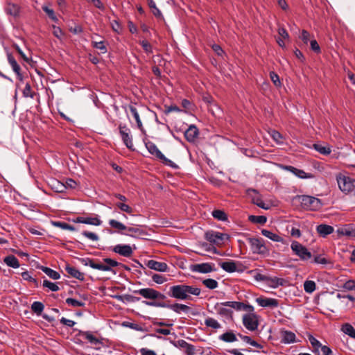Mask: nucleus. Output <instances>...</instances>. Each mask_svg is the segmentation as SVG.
Returning <instances> with one entry per match:
<instances>
[{"instance_id": "f257e3e1", "label": "nucleus", "mask_w": 355, "mask_h": 355, "mask_svg": "<svg viewBox=\"0 0 355 355\" xmlns=\"http://www.w3.org/2000/svg\"><path fill=\"white\" fill-rule=\"evenodd\" d=\"M200 293L201 290L199 288L186 284H179L171 286L168 295L171 297L184 300L190 299V295L198 296Z\"/></svg>"}, {"instance_id": "f03ea898", "label": "nucleus", "mask_w": 355, "mask_h": 355, "mask_svg": "<svg viewBox=\"0 0 355 355\" xmlns=\"http://www.w3.org/2000/svg\"><path fill=\"white\" fill-rule=\"evenodd\" d=\"M225 306L232 308L236 311H241V309H248L252 310V308L250 306H247L245 304L239 302H225L217 303L215 306V309L217 313L227 316L232 313V311L225 308Z\"/></svg>"}, {"instance_id": "7ed1b4c3", "label": "nucleus", "mask_w": 355, "mask_h": 355, "mask_svg": "<svg viewBox=\"0 0 355 355\" xmlns=\"http://www.w3.org/2000/svg\"><path fill=\"white\" fill-rule=\"evenodd\" d=\"M80 261L85 266H89L94 269H97L102 271H111L112 268L116 267L120 264L116 261L110 258L104 259L103 263H96L92 259L89 258L82 259Z\"/></svg>"}, {"instance_id": "20e7f679", "label": "nucleus", "mask_w": 355, "mask_h": 355, "mask_svg": "<svg viewBox=\"0 0 355 355\" xmlns=\"http://www.w3.org/2000/svg\"><path fill=\"white\" fill-rule=\"evenodd\" d=\"M246 306L251 307L252 310H241L248 312V313L243 315V324L247 329L250 331H254L258 328L259 326V317L256 313H254V309L252 306L250 304H246Z\"/></svg>"}, {"instance_id": "39448f33", "label": "nucleus", "mask_w": 355, "mask_h": 355, "mask_svg": "<svg viewBox=\"0 0 355 355\" xmlns=\"http://www.w3.org/2000/svg\"><path fill=\"white\" fill-rule=\"evenodd\" d=\"M337 182L343 192L355 194V179L340 174L337 176Z\"/></svg>"}, {"instance_id": "423d86ee", "label": "nucleus", "mask_w": 355, "mask_h": 355, "mask_svg": "<svg viewBox=\"0 0 355 355\" xmlns=\"http://www.w3.org/2000/svg\"><path fill=\"white\" fill-rule=\"evenodd\" d=\"M145 304L150 306L167 307L178 314L181 313L182 312L188 313L191 309L189 306L179 303L166 305L163 302L156 301H147L145 302Z\"/></svg>"}, {"instance_id": "0eeeda50", "label": "nucleus", "mask_w": 355, "mask_h": 355, "mask_svg": "<svg viewBox=\"0 0 355 355\" xmlns=\"http://www.w3.org/2000/svg\"><path fill=\"white\" fill-rule=\"evenodd\" d=\"M146 147L148 149V152L153 155L156 156L158 159H159L164 164L169 166L172 168H177L178 166L171 160L167 159L157 148V146L151 142L148 141L146 143Z\"/></svg>"}, {"instance_id": "6e6552de", "label": "nucleus", "mask_w": 355, "mask_h": 355, "mask_svg": "<svg viewBox=\"0 0 355 355\" xmlns=\"http://www.w3.org/2000/svg\"><path fill=\"white\" fill-rule=\"evenodd\" d=\"M292 251L302 261H306L311 258V253L308 249L297 241H293L291 245Z\"/></svg>"}, {"instance_id": "1a4fd4ad", "label": "nucleus", "mask_w": 355, "mask_h": 355, "mask_svg": "<svg viewBox=\"0 0 355 355\" xmlns=\"http://www.w3.org/2000/svg\"><path fill=\"white\" fill-rule=\"evenodd\" d=\"M300 198L301 205L304 209L316 210L321 207V202L318 198L309 196H302Z\"/></svg>"}, {"instance_id": "9d476101", "label": "nucleus", "mask_w": 355, "mask_h": 355, "mask_svg": "<svg viewBox=\"0 0 355 355\" xmlns=\"http://www.w3.org/2000/svg\"><path fill=\"white\" fill-rule=\"evenodd\" d=\"M205 238L210 243L217 245H220L223 244L225 239H229V236L226 234L211 230L205 232Z\"/></svg>"}, {"instance_id": "9b49d317", "label": "nucleus", "mask_w": 355, "mask_h": 355, "mask_svg": "<svg viewBox=\"0 0 355 355\" xmlns=\"http://www.w3.org/2000/svg\"><path fill=\"white\" fill-rule=\"evenodd\" d=\"M135 293L148 300H164L166 298V296L164 294L150 288H141L135 291Z\"/></svg>"}, {"instance_id": "f8f14e48", "label": "nucleus", "mask_w": 355, "mask_h": 355, "mask_svg": "<svg viewBox=\"0 0 355 355\" xmlns=\"http://www.w3.org/2000/svg\"><path fill=\"white\" fill-rule=\"evenodd\" d=\"M248 241L250 245L252 251L254 253L264 254L266 252V248L263 244V239L257 238H249L248 239Z\"/></svg>"}, {"instance_id": "ddd939ff", "label": "nucleus", "mask_w": 355, "mask_h": 355, "mask_svg": "<svg viewBox=\"0 0 355 355\" xmlns=\"http://www.w3.org/2000/svg\"><path fill=\"white\" fill-rule=\"evenodd\" d=\"M190 270L198 273H209L216 270L214 264L211 263L192 264L190 266Z\"/></svg>"}, {"instance_id": "4468645a", "label": "nucleus", "mask_w": 355, "mask_h": 355, "mask_svg": "<svg viewBox=\"0 0 355 355\" xmlns=\"http://www.w3.org/2000/svg\"><path fill=\"white\" fill-rule=\"evenodd\" d=\"M129 110L131 113V114L135 118L138 128L143 132L145 133V130L143 127V124L141 123L140 116L144 115V112H148L147 110L143 108L141 110H138L135 106L130 105L129 106Z\"/></svg>"}, {"instance_id": "2eb2a0df", "label": "nucleus", "mask_w": 355, "mask_h": 355, "mask_svg": "<svg viewBox=\"0 0 355 355\" xmlns=\"http://www.w3.org/2000/svg\"><path fill=\"white\" fill-rule=\"evenodd\" d=\"M120 130V135L122 137V139L125 144V145L129 149H131L133 146L132 138L130 137L129 133L130 130L125 125H120L119 126Z\"/></svg>"}, {"instance_id": "dca6fc26", "label": "nucleus", "mask_w": 355, "mask_h": 355, "mask_svg": "<svg viewBox=\"0 0 355 355\" xmlns=\"http://www.w3.org/2000/svg\"><path fill=\"white\" fill-rule=\"evenodd\" d=\"M285 169L301 179H311L314 178V175L312 173H307L303 170L298 169L292 166H285Z\"/></svg>"}, {"instance_id": "f3484780", "label": "nucleus", "mask_w": 355, "mask_h": 355, "mask_svg": "<svg viewBox=\"0 0 355 355\" xmlns=\"http://www.w3.org/2000/svg\"><path fill=\"white\" fill-rule=\"evenodd\" d=\"M146 266L150 269L159 272H166L168 269V266L166 263L157 261L153 259L148 261Z\"/></svg>"}, {"instance_id": "a211bd4d", "label": "nucleus", "mask_w": 355, "mask_h": 355, "mask_svg": "<svg viewBox=\"0 0 355 355\" xmlns=\"http://www.w3.org/2000/svg\"><path fill=\"white\" fill-rule=\"evenodd\" d=\"M113 251L125 257H129L132 254V250L128 245H116L114 246Z\"/></svg>"}, {"instance_id": "6ab92c4d", "label": "nucleus", "mask_w": 355, "mask_h": 355, "mask_svg": "<svg viewBox=\"0 0 355 355\" xmlns=\"http://www.w3.org/2000/svg\"><path fill=\"white\" fill-rule=\"evenodd\" d=\"M258 304L263 307H276L278 306V302L275 299L258 297L256 299Z\"/></svg>"}, {"instance_id": "aec40b11", "label": "nucleus", "mask_w": 355, "mask_h": 355, "mask_svg": "<svg viewBox=\"0 0 355 355\" xmlns=\"http://www.w3.org/2000/svg\"><path fill=\"white\" fill-rule=\"evenodd\" d=\"M8 60L9 64L12 67V70L17 74V76L18 79L20 81H22L23 80V76H22V74L20 72L21 67L17 64V61L15 60V59L14 58V57L11 54H8Z\"/></svg>"}, {"instance_id": "412c9836", "label": "nucleus", "mask_w": 355, "mask_h": 355, "mask_svg": "<svg viewBox=\"0 0 355 355\" xmlns=\"http://www.w3.org/2000/svg\"><path fill=\"white\" fill-rule=\"evenodd\" d=\"M282 343L288 344L293 343L295 342V334L290 331L287 330H281L280 331Z\"/></svg>"}, {"instance_id": "4be33fe9", "label": "nucleus", "mask_w": 355, "mask_h": 355, "mask_svg": "<svg viewBox=\"0 0 355 355\" xmlns=\"http://www.w3.org/2000/svg\"><path fill=\"white\" fill-rule=\"evenodd\" d=\"M278 35H279V37L276 39V41H277V44L281 47H284L285 46L284 40L289 39V35H288L287 31L283 27H279L278 28Z\"/></svg>"}, {"instance_id": "5701e85b", "label": "nucleus", "mask_w": 355, "mask_h": 355, "mask_svg": "<svg viewBox=\"0 0 355 355\" xmlns=\"http://www.w3.org/2000/svg\"><path fill=\"white\" fill-rule=\"evenodd\" d=\"M340 235H345L349 237H355V228L352 225H347L337 230Z\"/></svg>"}, {"instance_id": "b1692460", "label": "nucleus", "mask_w": 355, "mask_h": 355, "mask_svg": "<svg viewBox=\"0 0 355 355\" xmlns=\"http://www.w3.org/2000/svg\"><path fill=\"white\" fill-rule=\"evenodd\" d=\"M66 271L69 275H70L71 277L76 278L79 280L83 281L85 279L84 273L79 271L76 268L71 266L69 265L66 266L65 268Z\"/></svg>"}, {"instance_id": "393cba45", "label": "nucleus", "mask_w": 355, "mask_h": 355, "mask_svg": "<svg viewBox=\"0 0 355 355\" xmlns=\"http://www.w3.org/2000/svg\"><path fill=\"white\" fill-rule=\"evenodd\" d=\"M76 222L96 226L100 225L101 224V220L96 217H78L76 219Z\"/></svg>"}, {"instance_id": "a878e982", "label": "nucleus", "mask_w": 355, "mask_h": 355, "mask_svg": "<svg viewBox=\"0 0 355 355\" xmlns=\"http://www.w3.org/2000/svg\"><path fill=\"white\" fill-rule=\"evenodd\" d=\"M285 281L283 279L276 277H266V283L272 288H277L279 286L284 285Z\"/></svg>"}, {"instance_id": "bb28decb", "label": "nucleus", "mask_w": 355, "mask_h": 355, "mask_svg": "<svg viewBox=\"0 0 355 355\" xmlns=\"http://www.w3.org/2000/svg\"><path fill=\"white\" fill-rule=\"evenodd\" d=\"M198 135V130L195 125H190L184 133L188 141H193Z\"/></svg>"}, {"instance_id": "cd10ccee", "label": "nucleus", "mask_w": 355, "mask_h": 355, "mask_svg": "<svg viewBox=\"0 0 355 355\" xmlns=\"http://www.w3.org/2000/svg\"><path fill=\"white\" fill-rule=\"evenodd\" d=\"M313 148L322 155H327L331 152V148L328 144H314Z\"/></svg>"}, {"instance_id": "c85d7f7f", "label": "nucleus", "mask_w": 355, "mask_h": 355, "mask_svg": "<svg viewBox=\"0 0 355 355\" xmlns=\"http://www.w3.org/2000/svg\"><path fill=\"white\" fill-rule=\"evenodd\" d=\"M316 230L317 232L320 234V235H321L323 237L334 232V227L331 225H328L326 224H321L318 225Z\"/></svg>"}, {"instance_id": "c756f323", "label": "nucleus", "mask_w": 355, "mask_h": 355, "mask_svg": "<svg viewBox=\"0 0 355 355\" xmlns=\"http://www.w3.org/2000/svg\"><path fill=\"white\" fill-rule=\"evenodd\" d=\"M6 12L8 15L17 17L19 15V7L17 4L9 3L6 6Z\"/></svg>"}, {"instance_id": "7c9ffc66", "label": "nucleus", "mask_w": 355, "mask_h": 355, "mask_svg": "<svg viewBox=\"0 0 355 355\" xmlns=\"http://www.w3.org/2000/svg\"><path fill=\"white\" fill-rule=\"evenodd\" d=\"M220 267L228 272H234L237 270L236 264L233 261H225L220 263Z\"/></svg>"}, {"instance_id": "2f4dec72", "label": "nucleus", "mask_w": 355, "mask_h": 355, "mask_svg": "<svg viewBox=\"0 0 355 355\" xmlns=\"http://www.w3.org/2000/svg\"><path fill=\"white\" fill-rule=\"evenodd\" d=\"M4 263L13 268H17L19 267V263L18 259L13 255H9L4 258Z\"/></svg>"}, {"instance_id": "473e14b6", "label": "nucleus", "mask_w": 355, "mask_h": 355, "mask_svg": "<svg viewBox=\"0 0 355 355\" xmlns=\"http://www.w3.org/2000/svg\"><path fill=\"white\" fill-rule=\"evenodd\" d=\"M261 234L270 239V240L273 241H276V242H283V239L279 236V235H277V234L275 233H273L269 230H262L261 231Z\"/></svg>"}, {"instance_id": "72a5a7b5", "label": "nucleus", "mask_w": 355, "mask_h": 355, "mask_svg": "<svg viewBox=\"0 0 355 355\" xmlns=\"http://www.w3.org/2000/svg\"><path fill=\"white\" fill-rule=\"evenodd\" d=\"M219 338L226 343H232L237 340L236 335L232 331H227L220 335Z\"/></svg>"}, {"instance_id": "f704fd0d", "label": "nucleus", "mask_w": 355, "mask_h": 355, "mask_svg": "<svg viewBox=\"0 0 355 355\" xmlns=\"http://www.w3.org/2000/svg\"><path fill=\"white\" fill-rule=\"evenodd\" d=\"M212 216L221 221H226L227 220V216L225 212L220 209L214 210L211 213Z\"/></svg>"}, {"instance_id": "c9c22d12", "label": "nucleus", "mask_w": 355, "mask_h": 355, "mask_svg": "<svg viewBox=\"0 0 355 355\" xmlns=\"http://www.w3.org/2000/svg\"><path fill=\"white\" fill-rule=\"evenodd\" d=\"M341 329L345 334L355 338V329L350 324L346 323L343 324Z\"/></svg>"}, {"instance_id": "e433bc0d", "label": "nucleus", "mask_w": 355, "mask_h": 355, "mask_svg": "<svg viewBox=\"0 0 355 355\" xmlns=\"http://www.w3.org/2000/svg\"><path fill=\"white\" fill-rule=\"evenodd\" d=\"M42 270L53 279H58L60 277V274L58 272L52 270L50 268L42 267Z\"/></svg>"}, {"instance_id": "4c0bfd02", "label": "nucleus", "mask_w": 355, "mask_h": 355, "mask_svg": "<svg viewBox=\"0 0 355 355\" xmlns=\"http://www.w3.org/2000/svg\"><path fill=\"white\" fill-rule=\"evenodd\" d=\"M316 288L315 282L311 280H306L304 283V289L308 293H313Z\"/></svg>"}, {"instance_id": "58836bf2", "label": "nucleus", "mask_w": 355, "mask_h": 355, "mask_svg": "<svg viewBox=\"0 0 355 355\" xmlns=\"http://www.w3.org/2000/svg\"><path fill=\"white\" fill-rule=\"evenodd\" d=\"M308 338H309V340L311 345H312V347L313 348V352L315 353L318 352L319 348H320L322 347V344L320 343V342L319 340H318L312 335H309L308 336Z\"/></svg>"}, {"instance_id": "ea45409f", "label": "nucleus", "mask_w": 355, "mask_h": 355, "mask_svg": "<svg viewBox=\"0 0 355 355\" xmlns=\"http://www.w3.org/2000/svg\"><path fill=\"white\" fill-rule=\"evenodd\" d=\"M83 336L93 345H97L101 343V341L97 338L94 336L90 332H84L83 334Z\"/></svg>"}, {"instance_id": "a19ab883", "label": "nucleus", "mask_w": 355, "mask_h": 355, "mask_svg": "<svg viewBox=\"0 0 355 355\" xmlns=\"http://www.w3.org/2000/svg\"><path fill=\"white\" fill-rule=\"evenodd\" d=\"M249 220L254 223L264 224L266 223L267 218L264 216H249Z\"/></svg>"}, {"instance_id": "79ce46f5", "label": "nucleus", "mask_w": 355, "mask_h": 355, "mask_svg": "<svg viewBox=\"0 0 355 355\" xmlns=\"http://www.w3.org/2000/svg\"><path fill=\"white\" fill-rule=\"evenodd\" d=\"M52 224L53 225V226L60 227L63 230H70V231L75 230V228L73 226L70 225L68 223H64V222L55 221V222H52Z\"/></svg>"}, {"instance_id": "37998d69", "label": "nucleus", "mask_w": 355, "mask_h": 355, "mask_svg": "<svg viewBox=\"0 0 355 355\" xmlns=\"http://www.w3.org/2000/svg\"><path fill=\"white\" fill-rule=\"evenodd\" d=\"M32 311L37 315H40L44 309V305L42 302H34L31 305Z\"/></svg>"}, {"instance_id": "c03bdc74", "label": "nucleus", "mask_w": 355, "mask_h": 355, "mask_svg": "<svg viewBox=\"0 0 355 355\" xmlns=\"http://www.w3.org/2000/svg\"><path fill=\"white\" fill-rule=\"evenodd\" d=\"M205 324L206 326L213 329H219L220 327V324L218 322L212 318H207L205 321Z\"/></svg>"}, {"instance_id": "a18cd8bd", "label": "nucleus", "mask_w": 355, "mask_h": 355, "mask_svg": "<svg viewBox=\"0 0 355 355\" xmlns=\"http://www.w3.org/2000/svg\"><path fill=\"white\" fill-rule=\"evenodd\" d=\"M202 284L209 289H214L218 287V284L217 281L213 279H206L202 281Z\"/></svg>"}, {"instance_id": "49530a36", "label": "nucleus", "mask_w": 355, "mask_h": 355, "mask_svg": "<svg viewBox=\"0 0 355 355\" xmlns=\"http://www.w3.org/2000/svg\"><path fill=\"white\" fill-rule=\"evenodd\" d=\"M109 224L112 227L119 230H125L127 229V227L125 225L114 219L110 220Z\"/></svg>"}, {"instance_id": "de8ad7c7", "label": "nucleus", "mask_w": 355, "mask_h": 355, "mask_svg": "<svg viewBox=\"0 0 355 355\" xmlns=\"http://www.w3.org/2000/svg\"><path fill=\"white\" fill-rule=\"evenodd\" d=\"M53 28V34L55 37H56L60 40H62L65 36L63 31L61 30V28L58 26H56L55 25L52 26Z\"/></svg>"}, {"instance_id": "09e8293b", "label": "nucleus", "mask_w": 355, "mask_h": 355, "mask_svg": "<svg viewBox=\"0 0 355 355\" xmlns=\"http://www.w3.org/2000/svg\"><path fill=\"white\" fill-rule=\"evenodd\" d=\"M42 10L47 14L50 19H51L55 22H58V19L55 15L53 10L49 8L47 6H43Z\"/></svg>"}, {"instance_id": "8fccbe9b", "label": "nucleus", "mask_w": 355, "mask_h": 355, "mask_svg": "<svg viewBox=\"0 0 355 355\" xmlns=\"http://www.w3.org/2000/svg\"><path fill=\"white\" fill-rule=\"evenodd\" d=\"M51 187L56 192H62L66 188L65 184L57 180L52 181Z\"/></svg>"}, {"instance_id": "3c124183", "label": "nucleus", "mask_w": 355, "mask_h": 355, "mask_svg": "<svg viewBox=\"0 0 355 355\" xmlns=\"http://www.w3.org/2000/svg\"><path fill=\"white\" fill-rule=\"evenodd\" d=\"M22 92H23V96L26 98L29 97V98H33L34 97V93L32 91L30 84H28V83H26Z\"/></svg>"}, {"instance_id": "603ef678", "label": "nucleus", "mask_w": 355, "mask_h": 355, "mask_svg": "<svg viewBox=\"0 0 355 355\" xmlns=\"http://www.w3.org/2000/svg\"><path fill=\"white\" fill-rule=\"evenodd\" d=\"M116 207H119L122 211L126 212L128 214H132L133 209L128 205L125 204L123 202H117L116 204Z\"/></svg>"}, {"instance_id": "864d4df0", "label": "nucleus", "mask_w": 355, "mask_h": 355, "mask_svg": "<svg viewBox=\"0 0 355 355\" xmlns=\"http://www.w3.org/2000/svg\"><path fill=\"white\" fill-rule=\"evenodd\" d=\"M66 302L69 305L73 306V307H80V306H83L85 305L84 302H83L81 301L76 300L73 298H67L66 300Z\"/></svg>"}, {"instance_id": "5fc2aeb1", "label": "nucleus", "mask_w": 355, "mask_h": 355, "mask_svg": "<svg viewBox=\"0 0 355 355\" xmlns=\"http://www.w3.org/2000/svg\"><path fill=\"white\" fill-rule=\"evenodd\" d=\"M270 135L271 137L277 143V144H282L283 143L282 141V135L276 130H272L270 132Z\"/></svg>"}, {"instance_id": "6e6d98bb", "label": "nucleus", "mask_w": 355, "mask_h": 355, "mask_svg": "<svg viewBox=\"0 0 355 355\" xmlns=\"http://www.w3.org/2000/svg\"><path fill=\"white\" fill-rule=\"evenodd\" d=\"M43 286L49 288L52 291H58L59 290V287L56 284L48 280L43 282Z\"/></svg>"}, {"instance_id": "4d7b16f0", "label": "nucleus", "mask_w": 355, "mask_h": 355, "mask_svg": "<svg viewBox=\"0 0 355 355\" xmlns=\"http://www.w3.org/2000/svg\"><path fill=\"white\" fill-rule=\"evenodd\" d=\"M82 234L84 236H85L86 238H87L88 239H89L91 241H97L99 239L98 236L96 234L94 233V232H87V231H83L82 232Z\"/></svg>"}, {"instance_id": "13d9d810", "label": "nucleus", "mask_w": 355, "mask_h": 355, "mask_svg": "<svg viewBox=\"0 0 355 355\" xmlns=\"http://www.w3.org/2000/svg\"><path fill=\"white\" fill-rule=\"evenodd\" d=\"M93 46L97 49H99L101 53H105L107 52V48L104 44L103 42H93Z\"/></svg>"}, {"instance_id": "bf43d9fd", "label": "nucleus", "mask_w": 355, "mask_h": 355, "mask_svg": "<svg viewBox=\"0 0 355 355\" xmlns=\"http://www.w3.org/2000/svg\"><path fill=\"white\" fill-rule=\"evenodd\" d=\"M148 5H149L150 8H151L153 13L156 17H159V16H161V12H160V11H159V10L157 8V6H156V5H155V3L153 0H150V1H149V2H148Z\"/></svg>"}, {"instance_id": "052dcab7", "label": "nucleus", "mask_w": 355, "mask_h": 355, "mask_svg": "<svg viewBox=\"0 0 355 355\" xmlns=\"http://www.w3.org/2000/svg\"><path fill=\"white\" fill-rule=\"evenodd\" d=\"M314 262L316 263H318V264H323V265L330 263L329 260H328L327 259H326L325 257H324L321 255L315 257Z\"/></svg>"}, {"instance_id": "680f3d73", "label": "nucleus", "mask_w": 355, "mask_h": 355, "mask_svg": "<svg viewBox=\"0 0 355 355\" xmlns=\"http://www.w3.org/2000/svg\"><path fill=\"white\" fill-rule=\"evenodd\" d=\"M300 38L303 41L304 44H307L309 41L311 40V35L308 31L302 30Z\"/></svg>"}, {"instance_id": "e2e57ef3", "label": "nucleus", "mask_w": 355, "mask_h": 355, "mask_svg": "<svg viewBox=\"0 0 355 355\" xmlns=\"http://www.w3.org/2000/svg\"><path fill=\"white\" fill-rule=\"evenodd\" d=\"M270 77L274 85L277 87L281 85V82L279 78V76L276 74L275 72L272 71L270 73Z\"/></svg>"}, {"instance_id": "0e129e2a", "label": "nucleus", "mask_w": 355, "mask_h": 355, "mask_svg": "<svg viewBox=\"0 0 355 355\" xmlns=\"http://www.w3.org/2000/svg\"><path fill=\"white\" fill-rule=\"evenodd\" d=\"M141 45L142 46L144 50L147 53H152V46L150 43L146 40H142L140 42Z\"/></svg>"}, {"instance_id": "69168bd1", "label": "nucleus", "mask_w": 355, "mask_h": 355, "mask_svg": "<svg viewBox=\"0 0 355 355\" xmlns=\"http://www.w3.org/2000/svg\"><path fill=\"white\" fill-rule=\"evenodd\" d=\"M153 280L159 284H163L166 282V278L163 277L162 275H160L159 274H155L152 277Z\"/></svg>"}, {"instance_id": "338daca9", "label": "nucleus", "mask_w": 355, "mask_h": 355, "mask_svg": "<svg viewBox=\"0 0 355 355\" xmlns=\"http://www.w3.org/2000/svg\"><path fill=\"white\" fill-rule=\"evenodd\" d=\"M311 49L315 53H318L320 52V48L317 42V41L314 39L310 40Z\"/></svg>"}, {"instance_id": "774afa93", "label": "nucleus", "mask_w": 355, "mask_h": 355, "mask_svg": "<svg viewBox=\"0 0 355 355\" xmlns=\"http://www.w3.org/2000/svg\"><path fill=\"white\" fill-rule=\"evenodd\" d=\"M344 288L349 291L355 290V280L346 282L344 284Z\"/></svg>"}]
</instances>
